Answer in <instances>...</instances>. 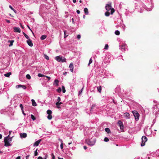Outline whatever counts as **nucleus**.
Masks as SVG:
<instances>
[{
  "label": "nucleus",
  "mask_w": 159,
  "mask_h": 159,
  "mask_svg": "<svg viewBox=\"0 0 159 159\" xmlns=\"http://www.w3.org/2000/svg\"><path fill=\"white\" fill-rule=\"evenodd\" d=\"M86 142L89 145L93 146L94 145L95 143L96 140L95 139L91 138L88 140H86Z\"/></svg>",
  "instance_id": "1"
},
{
  "label": "nucleus",
  "mask_w": 159,
  "mask_h": 159,
  "mask_svg": "<svg viewBox=\"0 0 159 159\" xmlns=\"http://www.w3.org/2000/svg\"><path fill=\"white\" fill-rule=\"evenodd\" d=\"M56 60L58 61L61 62H66V60L64 57L58 56L56 57Z\"/></svg>",
  "instance_id": "2"
},
{
  "label": "nucleus",
  "mask_w": 159,
  "mask_h": 159,
  "mask_svg": "<svg viewBox=\"0 0 159 159\" xmlns=\"http://www.w3.org/2000/svg\"><path fill=\"white\" fill-rule=\"evenodd\" d=\"M134 116L135 120H138L139 118V114L136 111H132Z\"/></svg>",
  "instance_id": "3"
},
{
  "label": "nucleus",
  "mask_w": 159,
  "mask_h": 159,
  "mask_svg": "<svg viewBox=\"0 0 159 159\" xmlns=\"http://www.w3.org/2000/svg\"><path fill=\"white\" fill-rule=\"evenodd\" d=\"M147 138L145 136H143L142 138V143L141 145V146H144L145 145V143L147 141Z\"/></svg>",
  "instance_id": "4"
},
{
  "label": "nucleus",
  "mask_w": 159,
  "mask_h": 159,
  "mask_svg": "<svg viewBox=\"0 0 159 159\" xmlns=\"http://www.w3.org/2000/svg\"><path fill=\"white\" fill-rule=\"evenodd\" d=\"M5 146H11V144L9 143V141L8 140V138L5 137L4 139Z\"/></svg>",
  "instance_id": "5"
},
{
  "label": "nucleus",
  "mask_w": 159,
  "mask_h": 159,
  "mask_svg": "<svg viewBox=\"0 0 159 159\" xmlns=\"http://www.w3.org/2000/svg\"><path fill=\"white\" fill-rule=\"evenodd\" d=\"M111 3L110 2L109 3L107 4L106 5V6H105V8L106 9L107 11H110L111 9Z\"/></svg>",
  "instance_id": "6"
},
{
  "label": "nucleus",
  "mask_w": 159,
  "mask_h": 159,
  "mask_svg": "<svg viewBox=\"0 0 159 159\" xmlns=\"http://www.w3.org/2000/svg\"><path fill=\"white\" fill-rule=\"evenodd\" d=\"M118 123L120 126V129H123L124 128L123 125L121 120H119Z\"/></svg>",
  "instance_id": "7"
},
{
  "label": "nucleus",
  "mask_w": 159,
  "mask_h": 159,
  "mask_svg": "<svg viewBox=\"0 0 159 159\" xmlns=\"http://www.w3.org/2000/svg\"><path fill=\"white\" fill-rule=\"evenodd\" d=\"M14 31L15 32H20V29L19 27H15L13 28Z\"/></svg>",
  "instance_id": "8"
},
{
  "label": "nucleus",
  "mask_w": 159,
  "mask_h": 159,
  "mask_svg": "<svg viewBox=\"0 0 159 159\" xmlns=\"http://www.w3.org/2000/svg\"><path fill=\"white\" fill-rule=\"evenodd\" d=\"M28 40L26 42L28 44L30 47H32L33 46V44L31 40L29 38V39H28Z\"/></svg>",
  "instance_id": "9"
},
{
  "label": "nucleus",
  "mask_w": 159,
  "mask_h": 159,
  "mask_svg": "<svg viewBox=\"0 0 159 159\" xmlns=\"http://www.w3.org/2000/svg\"><path fill=\"white\" fill-rule=\"evenodd\" d=\"M69 67L70 68V70L72 72L74 70V66L73 63H71L69 66Z\"/></svg>",
  "instance_id": "10"
},
{
  "label": "nucleus",
  "mask_w": 159,
  "mask_h": 159,
  "mask_svg": "<svg viewBox=\"0 0 159 159\" xmlns=\"http://www.w3.org/2000/svg\"><path fill=\"white\" fill-rule=\"evenodd\" d=\"M41 139H39L38 140V141H36V142H35L34 144V146H38L39 143H40V142L41 141Z\"/></svg>",
  "instance_id": "11"
},
{
  "label": "nucleus",
  "mask_w": 159,
  "mask_h": 159,
  "mask_svg": "<svg viewBox=\"0 0 159 159\" xmlns=\"http://www.w3.org/2000/svg\"><path fill=\"white\" fill-rule=\"evenodd\" d=\"M20 135L21 138H25L27 137V134L26 133H21L20 134Z\"/></svg>",
  "instance_id": "12"
},
{
  "label": "nucleus",
  "mask_w": 159,
  "mask_h": 159,
  "mask_svg": "<svg viewBox=\"0 0 159 159\" xmlns=\"http://www.w3.org/2000/svg\"><path fill=\"white\" fill-rule=\"evenodd\" d=\"M20 87H22V88H23L24 89H25L26 88V87L24 85H17V86H16V87L17 88H19Z\"/></svg>",
  "instance_id": "13"
},
{
  "label": "nucleus",
  "mask_w": 159,
  "mask_h": 159,
  "mask_svg": "<svg viewBox=\"0 0 159 159\" xmlns=\"http://www.w3.org/2000/svg\"><path fill=\"white\" fill-rule=\"evenodd\" d=\"M14 40H9L8 41V43H10V44L9 45V46L11 47L12 46L13 43V42H14Z\"/></svg>",
  "instance_id": "14"
},
{
  "label": "nucleus",
  "mask_w": 159,
  "mask_h": 159,
  "mask_svg": "<svg viewBox=\"0 0 159 159\" xmlns=\"http://www.w3.org/2000/svg\"><path fill=\"white\" fill-rule=\"evenodd\" d=\"M31 102H32V105L34 106H36L37 105V104L36 102H35L34 100V99H32Z\"/></svg>",
  "instance_id": "15"
},
{
  "label": "nucleus",
  "mask_w": 159,
  "mask_h": 159,
  "mask_svg": "<svg viewBox=\"0 0 159 159\" xmlns=\"http://www.w3.org/2000/svg\"><path fill=\"white\" fill-rule=\"evenodd\" d=\"M54 82V83L56 85L58 86V83L59 82V81L57 79H56L55 80Z\"/></svg>",
  "instance_id": "16"
},
{
  "label": "nucleus",
  "mask_w": 159,
  "mask_h": 159,
  "mask_svg": "<svg viewBox=\"0 0 159 159\" xmlns=\"http://www.w3.org/2000/svg\"><path fill=\"white\" fill-rule=\"evenodd\" d=\"M84 11L86 15H88V10L87 8H85L84 9Z\"/></svg>",
  "instance_id": "17"
},
{
  "label": "nucleus",
  "mask_w": 159,
  "mask_h": 159,
  "mask_svg": "<svg viewBox=\"0 0 159 159\" xmlns=\"http://www.w3.org/2000/svg\"><path fill=\"white\" fill-rule=\"evenodd\" d=\"M125 116L127 118H129V114L128 113H125L124 114Z\"/></svg>",
  "instance_id": "18"
},
{
  "label": "nucleus",
  "mask_w": 159,
  "mask_h": 159,
  "mask_svg": "<svg viewBox=\"0 0 159 159\" xmlns=\"http://www.w3.org/2000/svg\"><path fill=\"white\" fill-rule=\"evenodd\" d=\"M105 131L108 134L111 133L110 129L108 128H106L105 129Z\"/></svg>",
  "instance_id": "19"
},
{
  "label": "nucleus",
  "mask_w": 159,
  "mask_h": 159,
  "mask_svg": "<svg viewBox=\"0 0 159 159\" xmlns=\"http://www.w3.org/2000/svg\"><path fill=\"white\" fill-rule=\"evenodd\" d=\"M11 72H9L8 73H7V74H5L4 75V76L6 77H9L10 75L11 74Z\"/></svg>",
  "instance_id": "20"
},
{
  "label": "nucleus",
  "mask_w": 159,
  "mask_h": 159,
  "mask_svg": "<svg viewBox=\"0 0 159 159\" xmlns=\"http://www.w3.org/2000/svg\"><path fill=\"white\" fill-rule=\"evenodd\" d=\"M97 89L98 90V91L100 93H101V90H102V87L101 86L98 87L97 88Z\"/></svg>",
  "instance_id": "21"
},
{
  "label": "nucleus",
  "mask_w": 159,
  "mask_h": 159,
  "mask_svg": "<svg viewBox=\"0 0 159 159\" xmlns=\"http://www.w3.org/2000/svg\"><path fill=\"white\" fill-rule=\"evenodd\" d=\"M47 36L45 35H43L41 37L40 39L42 40L46 38Z\"/></svg>",
  "instance_id": "22"
},
{
  "label": "nucleus",
  "mask_w": 159,
  "mask_h": 159,
  "mask_svg": "<svg viewBox=\"0 0 159 159\" xmlns=\"http://www.w3.org/2000/svg\"><path fill=\"white\" fill-rule=\"evenodd\" d=\"M23 34L27 39H29V36L25 32H23Z\"/></svg>",
  "instance_id": "23"
},
{
  "label": "nucleus",
  "mask_w": 159,
  "mask_h": 159,
  "mask_svg": "<svg viewBox=\"0 0 159 159\" xmlns=\"http://www.w3.org/2000/svg\"><path fill=\"white\" fill-rule=\"evenodd\" d=\"M105 15L107 16H109L110 15V12L108 11H106L105 12Z\"/></svg>",
  "instance_id": "24"
},
{
  "label": "nucleus",
  "mask_w": 159,
  "mask_h": 159,
  "mask_svg": "<svg viewBox=\"0 0 159 159\" xmlns=\"http://www.w3.org/2000/svg\"><path fill=\"white\" fill-rule=\"evenodd\" d=\"M110 10L111 12V14L112 15L115 12V10L113 8H111Z\"/></svg>",
  "instance_id": "25"
},
{
  "label": "nucleus",
  "mask_w": 159,
  "mask_h": 159,
  "mask_svg": "<svg viewBox=\"0 0 159 159\" xmlns=\"http://www.w3.org/2000/svg\"><path fill=\"white\" fill-rule=\"evenodd\" d=\"M115 33L116 35H118L120 34V32L119 31L117 30L115 31Z\"/></svg>",
  "instance_id": "26"
},
{
  "label": "nucleus",
  "mask_w": 159,
  "mask_h": 159,
  "mask_svg": "<svg viewBox=\"0 0 159 159\" xmlns=\"http://www.w3.org/2000/svg\"><path fill=\"white\" fill-rule=\"evenodd\" d=\"M38 76L39 77H45V75H43L42 74H41L40 73H39L38 75Z\"/></svg>",
  "instance_id": "27"
},
{
  "label": "nucleus",
  "mask_w": 159,
  "mask_h": 159,
  "mask_svg": "<svg viewBox=\"0 0 159 159\" xmlns=\"http://www.w3.org/2000/svg\"><path fill=\"white\" fill-rule=\"evenodd\" d=\"M47 113L48 115H51L52 113V111L51 110H48L47 111Z\"/></svg>",
  "instance_id": "28"
},
{
  "label": "nucleus",
  "mask_w": 159,
  "mask_h": 159,
  "mask_svg": "<svg viewBox=\"0 0 159 159\" xmlns=\"http://www.w3.org/2000/svg\"><path fill=\"white\" fill-rule=\"evenodd\" d=\"M47 118L49 120H51L52 118V116L51 114L48 115L47 116Z\"/></svg>",
  "instance_id": "29"
},
{
  "label": "nucleus",
  "mask_w": 159,
  "mask_h": 159,
  "mask_svg": "<svg viewBox=\"0 0 159 159\" xmlns=\"http://www.w3.org/2000/svg\"><path fill=\"white\" fill-rule=\"evenodd\" d=\"M31 118L33 120H35L36 119V118L32 114L31 115Z\"/></svg>",
  "instance_id": "30"
},
{
  "label": "nucleus",
  "mask_w": 159,
  "mask_h": 159,
  "mask_svg": "<svg viewBox=\"0 0 159 159\" xmlns=\"http://www.w3.org/2000/svg\"><path fill=\"white\" fill-rule=\"evenodd\" d=\"M59 102H57L56 103V106H57V107L58 108H60V105H59Z\"/></svg>",
  "instance_id": "31"
},
{
  "label": "nucleus",
  "mask_w": 159,
  "mask_h": 159,
  "mask_svg": "<svg viewBox=\"0 0 159 159\" xmlns=\"http://www.w3.org/2000/svg\"><path fill=\"white\" fill-rule=\"evenodd\" d=\"M62 92L63 93H65L66 92V90L65 87L64 86H62Z\"/></svg>",
  "instance_id": "32"
},
{
  "label": "nucleus",
  "mask_w": 159,
  "mask_h": 159,
  "mask_svg": "<svg viewBox=\"0 0 159 159\" xmlns=\"http://www.w3.org/2000/svg\"><path fill=\"white\" fill-rule=\"evenodd\" d=\"M10 8L15 13H16V11L10 5L9 6Z\"/></svg>",
  "instance_id": "33"
},
{
  "label": "nucleus",
  "mask_w": 159,
  "mask_h": 159,
  "mask_svg": "<svg viewBox=\"0 0 159 159\" xmlns=\"http://www.w3.org/2000/svg\"><path fill=\"white\" fill-rule=\"evenodd\" d=\"M26 78L29 80L31 78L29 74H27L26 75Z\"/></svg>",
  "instance_id": "34"
},
{
  "label": "nucleus",
  "mask_w": 159,
  "mask_h": 159,
  "mask_svg": "<svg viewBox=\"0 0 159 159\" xmlns=\"http://www.w3.org/2000/svg\"><path fill=\"white\" fill-rule=\"evenodd\" d=\"M66 30L64 31V38L66 37L68 35V34L66 35Z\"/></svg>",
  "instance_id": "35"
},
{
  "label": "nucleus",
  "mask_w": 159,
  "mask_h": 159,
  "mask_svg": "<svg viewBox=\"0 0 159 159\" xmlns=\"http://www.w3.org/2000/svg\"><path fill=\"white\" fill-rule=\"evenodd\" d=\"M104 141L105 142H107L109 141V139L107 137H105L104 139Z\"/></svg>",
  "instance_id": "36"
},
{
  "label": "nucleus",
  "mask_w": 159,
  "mask_h": 159,
  "mask_svg": "<svg viewBox=\"0 0 159 159\" xmlns=\"http://www.w3.org/2000/svg\"><path fill=\"white\" fill-rule=\"evenodd\" d=\"M57 92L60 93L61 92V89L60 88H59L58 89H57Z\"/></svg>",
  "instance_id": "37"
},
{
  "label": "nucleus",
  "mask_w": 159,
  "mask_h": 159,
  "mask_svg": "<svg viewBox=\"0 0 159 159\" xmlns=\"http://www.w3.org/2000/svg\"><path fill=\"white\" fill-rule=\"evenodd\" d=\"M93 61L92 60V59L91 58L90 60H89V64H88V66H89L90 64H91L92 62Z\"/></svg>",
  "instance_id": "38"
},
{
  "label": "nucleus",
  "mask_w": 159,
  "mask_h": 159,
  "mask_svg": "<svg viewBox=\"0 0 159 159\" xmlns=\"http://www.w3.org/2000/svg\"><path fill=\"white\" fill-rule=\"evenodd\" d=\"M108 45L107 44H106L105 45V48H104V49H106V50H107L108 49Z\"/></svg>",
  "instance_id": "39"
},
{
  "label": "nucleus",
  "mask_w": 159,
  "mask_h": 159,
  "mask_svg": "<svg viewBox=\"0 0 159 159\" xmlns=\"http://www.w3.org/2000/svg\"><path fill=\"white\" fill-rule=\"evenodd\" d=\"M47 158V157L46 156L44 158H43L41 157H39L38 158V159H46Z\"/></svg>",
  "instance_id": "40"
},
{
  "label": "nucleus",
  "mask_w": 159,
  "mask_h": 159,
  "mask_svg": "<svg viewBox=\"0 0 159 159\" xmlns=\"http://www.w3.org/2000/svg\"><path fill=\"white\" fill-rule=\"evenodd\" d=\"M44 57L47 60H49V57L47 56V55H44Z\"/></svg>",
  "instance_id": "41"
},
{
  "label": "nucleus",
  "mask_w": 159,
  "mask_h": 159,
  "mask_svg": "<svg viewBox=\"0 0 159 159\" xmlns=\"http://www.w3.org/2000/svg\"><path fill=\"white\" fill-rule=\"evenodd\" d=\"M37 149H36V150L34 152V155L35 156H36L38 155V152H37Z\"/></svg>",
  "instance_id": "42"
},
{
  "label": "nucleus",
  "mask_w": 159,
  "mask_h": 159,
  "mask_svg": "<svg viewBox=\"0 0 159 159\" xmlns=\"http://www.w3.org/2000/svg\"><path fill=\"white\" fill-rule=\"evenodd\" d=\"M125 45H121V49H124L125 50Z\"/></svg>",
  "instance_id": "43"
},
{
  "label": "nucleus",
  "mask_w": 159,
  "mask_h": 159,
  "mask_svg": "<svg viewBox=\"0 0 159 159\" xmlns=\"http://www.w3.org/2000/svg\"><path fill=\"white\" fill-rule=\"evenodd\" d=\"M20 107L22 111H23V106L22 104H20Z\"/></svg>",
  "instance_id": "44"
},
{
  "label": "nucleus",
  "mask_w": 159,
  "mask_h": 159,
  "mask_svg": "<svg viewBox=\"0 0 159 159\" xmlns=\"http://www.w3.org/2000/svg\"><path fill=\"white\" fill-rule=\"evenodd\" d=\"M12 137H11V138H8V140L9 141V142H11V141H12Z\"/></svg>",
  "instance_id": "45"
},
{
  "label": "nucleus",
  "mask_w": 159,
  "mask_h": 159,
  "mask_svg": "<svg viewBox=\"0 0 159 159\" xmlns=\"http://www.w3.org/2000/svg\"><path fill=\"white\" fill-rule=\"evenodd\" d=\"M60 147H61V149H63V143H61V144L60 145Z\"/></svg>",
  "instance_id": "46"
},
{
  "label": "nucleus",
  "mask_w": 159,
  "mask_h": 159,
  "mask_svg": "<svg viewBox=\"0 0 159 159\" xmlns=\"http://www.w3.org/2000/svg\"><path fill=\"white\" fill-rule=\"evenodd\" d=\"M52 159H55V156L54 155L53 153L52 154Z\"/></svg>",
  "instance_id": "47"
},
{
  "label": "nucleus",
  "mask_w": 159,
  "mask_h": 159,
  "mask_svg": "<svg viewBox=\"0 0 159 159\" xmlns=\"http://www.w3.org/2000/svg\"><path fill=\"white\" fill-rule=\"evenodd\" d=\"M81 38V35L80 34H78L77 36V38L78 39H79Z\"/></svg>",
  "instance_id": "48"
},
{
  "label": "nucleus",
  "mask_w": 159,
  "mask_h": 159,
  "mask_svg": "<svg viewBox=\"0 0 159 159\" xmlns=\"http://www.w3.org/2000/svg\"><path fill=\"white\" fill-rule=\"evenodd\" d=\"M95 106V105H93L92 107H91V110H92L93 108Z\"/></svg>",
  "instance_id": "49"
},
{
  "label": "nucleus",
  "mask_w": 159,
  "mask_h": 159,
  "mask_svg": "<svg viewBox=\"0 0 159 159\" xmlns=\"http://www.w3.org/2000/svg\"><path fill=\"white\" fill-rule=\"evenodd\" d=\"M83 87L81 89V90H80L79 92V94H80L82 92V91H83Z\"/></svg>",
  "instance_id": "50"
},
{
  "label": "nucleus",
  "mask_w": 159,
  "mask_h": 159,
  "mask_svg": "<svg viewBox=\"0 0 159 159\" xmlns=\"http://www.w3.org/2000/svg\"><path fill=\"white\" fill-rule=\"evenodd\" d=\"M45 77H46L48 79V80H50V79H51V78H50V77H48V76H47L45 75Z\"/></svg>",
  "instance_id": "51"
},
{
  "label": "nucleus",
  "mask_w": 159,
  "mask_h": 159,
  "mask_svg": "<svg viewBox=\"0 0 159 159\" xmlns=\"http://www.w3.org/2000/svg\"><path fill=\"white\" fill-rule=\"evenodd\" d=\"M61 100V98L60 97H58L57 98V101L58 102H60Z\"/></svg>",
  "instance_id": "52"
},
{
  "label": "nucleus",
  "mask_w": 159,
  "mask_h": 159,
  "mask_svg": "<svg viewBox=\"0 0 159 159\" xmlns=\"http://www.w3.org/2000/svg\"><path fill=\"white\" fill-rule=\"evenodd\" d=\"M5 20L7 23H10V21L9 20H7V19H5Z\"/></svg>",
  "instance_id": "53"
},
{
  "label": "nucleus",
  "mask_w": 159,
  "mask_h": 159,
  "mask_svg": "<svg viewBox=\"0 0 159 159\" xmlns=\"http://www.w3.org/2000/svg\"><path fill=\"white\" fill-rule=\"evenodd\" d=\"M11 132H12L11 131V130L9 131V135H8V136L7 137L8 138L9 136L11 134Z\"/></svg>",
  "instance_id": "54"
},
{
  "label": "nucleus",
  "mask_w": 159,
  "mask_h": 159,
  "mask_svg": "<svg viewBox=\"0 0 159 159\" xmlns=\"http://www.w3.org/2000/svg\"><path fill=\"white\" fill-rule=\"evenodd\" d=\"M20 26L22 28V29H24V26L21 25V23H20Z\"/></svg>",
  "instance_id": "55"
},
{
  "label": "nucleus",
  "mask_w": 159,
  "mask_h": 159,
  "mask_svg": "<svg viewBox=\"0 0 159 159\" xmlns=\"http://www.w3.org/2000/svg\"><path fill=\"white\" fill-rule=\"evenodd\" d=\"M156 107L157 108V105H155L154 106V107H153V109L154 110H155V107Z\"/></svg>",
  "instance_id": "56"
},
{
  "label": "nucleus",
  "mask_w": 159,
  "mask_h": 159,
  "mask_svg": "<svg viewBox=\"0 0 159 159\" xmlns=\"http://www.w3.org/2000/svg\"><path fill=\"white\" fill-rule=\"evenodd\" d=\"M76 12L78 14H79L80 13V11L79 10H77Z\"/></svg>",
  "instance_id": "57"
},
{
  "label": "nucleus",
  "mask_w": 159,
  "mask_h": 159,
  "mask_svg": "<svg viewBox=\"0 0 159 159\" xmlns=\"http://www.w3.org/2000/svg\"><path fill=\"white\" fill-rule=\"evenodd\" d=\"M20 158H21L20 157L18 156L16 158V159H20Z\"/></svg>",
  "instance_id": "58"
},
{
  "label": "nucleus",
  "mask_w": 159,
  "mask_h": 159,
  "mask_svg": "<svg viewBox=\"0 0 159 159\" xmlns=\"http://www.w3.org/2000/svg\"><path fill=\"white\" fill-rule=\"evenodd\" d=\"M61 142V143H63V141H62V139H58Z\"/></svg>",
  "instance_id": "59"
},
{
  "label": "nucleus",
  "mask_w": 159,
  "mask_h": 159,
  "mask_svg": "<svg viewBox=\"0 0 159 159\" xmlns=\"http://www.w3.org/2000/svg\"><path fill=\"white\" fill-rule=\"evenodd\" d=\"M84 149L85 150H86V149H87V147H86V146H84Z\"/></svg>",
  "instance_id": "60"
},
{
  "label": "nucleus",
  "mask_w": 159,
  "mask_h": 159,
  "mask_svg": "<svg viewBox=\"0 0 159 159\" xmlns=\"http://www.w3.org/2000/svg\"><path fill=\"white\" fill-rule=\"evenodd\" d=\"M67 74V72H65L63 73V75H66Z\"/></svg>",
  "instance_id": "61"
},
{
  "label": "nucleus",
  "mask_w": 159,
  "mask_h": 159,
  "mask_svg": "<svg viewBox=\"0 0 159 159\" xmlns=\"http://www.w3.org/2000/svg\"><path fill=\"white\" fill-rule=\"evenodd\" d=\"M22 111V112L23 113V114L24 115H25V114L24 113V110H23V111Z\"/></svg>",
  "instance_id": "62"
},
{
  "label": "nucleus",
  "mask_w": 159,
  "mask_h": 159,
  "mask_svg": "<svg viewBox=\"0 0 159 159\" xmlns=\"http://www.w3.org/2000/svg\"><path fill=\"white\" fill-rule=\"evenodd\" d=\"M2 138V135L1 134H0V139H1Z\"/></svg>",
  "instance_id": "63"
},
{
  "label": "nucleus",
  "mask_w": 159,
  "mask_h": 159,
  "mask_svg": "<svg viewBox=\"0 0 159 159\" xmlns=\"http://www.w3.org/2000/svg\"><path fill=\"white\" fill-rule=\"evenodd\" d=\"M29 157V155H28L26 157V159H28V158Z\"/></svg>",
  "instance_id": "64"
}]
</instances>
